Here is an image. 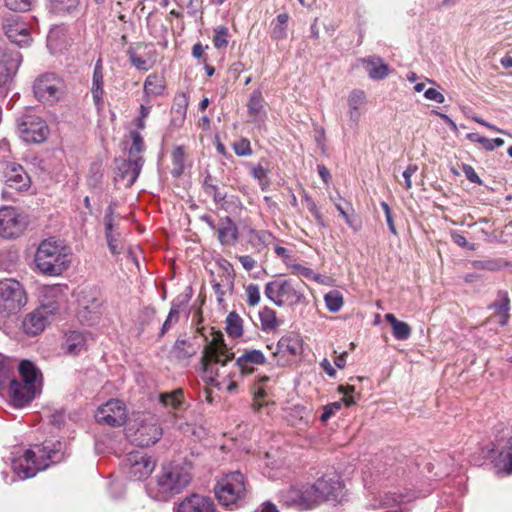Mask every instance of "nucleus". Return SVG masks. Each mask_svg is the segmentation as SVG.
<instances>
[{"label": "nucleus", "mask_w": 512, "mask_h": 512, "mask_svg": "<svg viewBox=\"0 0 512 512\" xmlns=\"http://www.w3.org/2000/svg\"><path fill=\"white\" fill-rule=\"evenodd\" d=\"M175 512H217L214 502L205 496L193 494L183 499Z\"/></svg>", "instance_id": "obj_24"}, {"label": "nucleus", "mask_w": 512, "mask_h": 512, "mask_svg": "<svg viewBox=\"0 0 512 512\" xmlns=\"http://www.w3.org/2000/svg\"><path fill=\"white\" fill-rule=\"evenodd\" d=\"M3 29L11 42L20 47L28 46L32 41L28 25L18 18L7 19L3 24Z\"/></svg>", "instance_id": "obj_20"}, {"label": "nucleus", "mask_w": 512, "mask_h": 512, "mask_svg": "<svg viewBox=\"0 0 512 512\" xmlns=\"http://www.w3.org/2000/svg\"><path fill=\"white\" fill-rule=\"evenodd\" d=\"M17 133L27 143H42L49 136L47 122L38 115H24L17 120Z\"/></svg>", "instance_id": "obj_10"}, {"label": "nucleus", "mask_w": 512, "mask_h": 512, "mask_svg": "<svg viewBox=\"0 0 512 512\" xmlns=\"http://www.w3.org/2000/svg\"><path fill=\"white\" fill-rule=\"evenodd\" d=\"M269 380V377L268 376H263L259 379V381L255 384V387H254V390H253V393H254V402H255V405L258 406V408H260L262 406V403L260 402V399H262L265 395H266V392H265V389H264V383L267 382Z\"/></svg>", "instance_id": "obj_55"}, {"label": "nucleus", "mask_w": 512, "mask_h": 512, "mask_svg": "<svg viewBox=\"0 0 512 512\" xmlns=\"http://www.w3.org/2000/svg\"><path fill=\"white\" fill-rule=\"evenodd\" d=\"M6 185L17 191H26L30 188L31 179L24 168L17 163H7L4 170Z\"/></svg>", "instance_id": "obj_21"}, {"label": "nucleus", "mask_w": 512, "mask_h": 512, "mask_svg": "<svg viewBox=\"0 0 512 512\" xmlns=\"http://www.w3.org/2000/svg\"><path fill=\"white\" fill-rule=\"evenodd\" d=\"M273 240V236L270 232L266 230H250L249 231V241L250 243L260 249L266 245H269Z\"/></svg>", "instance_id": "obj_44"}, {"label": "nucleus", "mask_w": 512, "mask_h": 512, "mask_svg": "<svg viewBox=\"0 0 512 512\" xmlns=\"http://www.w3.org/2000/svg\"><path fill=\"white\" fill-rule=\"evenodd\" d=\"M191 474L187 466L170 463L164 465L157 476L160 492L172 496L180 493L190 482Z\"/></svg>", "instance_id": "obj_7"}, {"label": "nucleus", "mask_w": 512, "mask_h": 512, "mask_svg": "<svg viewBox=\"0 0 512 512\" xmlns=\"http://www.w3.org/2000/svg\"><path fill=\"white\" fill-rule=\"evenodd\" d=\"M199 345L197 337L191 340L178 339L172 348V354L176 359L185 361L197 353Z\"/></svg>", "instance_id": "obj_33"}, {"label": "nucleus", "mask_w": 512, "mask_h": 512, "mask_svg": "<svg viewBox=\"0 0 512 512\" xmlns=\"http://www.w3.org/2000/svg\"><path fill=\"white\" fill-rule=\"evenodd\" d=\"M34 97L46 106H54L60 102L66 93L64 80L54 73H43L33 82Z\"/></svg>", "instance_id": "obj_6"}, {"label": "nucleus", "mask_w": 512, "mask_h": 512, "mask_svg": "<svg viewBox=\"0 0 512 512\" xmlns=\"http://www.w3.org/2000/svg\"><path fill=\"white\" fill-rule=\"evenodd\" d=\"M288 21L289 15L287 13H281L277 16L275 22L272 24L273 27L271 35L274 39L280 40L286 38Z\"/></svg>", "instance_id": "obj_45"}, {"label": "nucleus", "mask_w": 512, "mask_h": 512, "mask_svg": "<svg viewBox=\"0 0 512 512\" xmlns=\"http://www.w3.org/2000/svg\"><path fill=\"white\" fill-rule=\"evenodd\" d=\"M302 489L291 488L284 496V502L288 506H296L301 509Z\"/></svg>", "instance_id": "obj_52"}, {"label": "nucleus", "mask_w": 512, "mask_h": 512, "mask_svg": "<svg viewBox=\"0 0 512 512\" xmlns=\"http://www.w3.org/2000/svg\"><path fill=\"white\" fill-rule=\"evenodd\" d=\"M26 303V293L18 281H0V319L16 314Z\"/></svg>", "instance_id": "obj_9"}, {"label": "nucleus", "mask_w": 512, "mask_h": 512, "mask_svg": "<svg viewBox=\"0 0 512 512\" xmlns=\"http://www.w3.org/2000/svg\"><path fill=\"white\" fill-rule=\"evenodd\" d=\"M381 207H382V209H383V211L385 213V218H386V222H387V225L389 227V230L394 235H397V230H396V227H395V224H394V220H393V217H392V212H391V209H390L389 205L386 202H382L381 203Z\"/></svg>", "instance_id": "obj_61"}, {"label": "nucleus", "mask_w": 512, "mask_h": 512, "mask_svg": "<svg viewBox=\"0 0 512 512\" xmlns=\"http://www.w3.org/2000/svg\"><path fill=\"white\" fill-rule=\"evenodd\" d=\"M342 407L341 401H336L330 404H327L323 407V413L320 417L321 422H326L329 420L336 412H338Z\"/></svg>", "instance_id": "obj_58"}, {"label": "nucleus", "mask_w": 512, "mask_h": 512, "mask_svg": "<svg viewBox=\"0 0 512 512\" xmlns=\"http://www.w3.org/2000/svg\"><path fill=\"white\" fill-rule=\"evenodd\" d=\"M226 332L233 338H238L243 334V319L236 313L230 312L226 318Z\"/></svg>", "instance_id": "obj_41"}, {"label": "nucleus", "mask_w": 512, "mask_h": 512, "mask_svg": "<svg viewBox=\"0 0 512 512\" xmlns=\"http://www.w3.org/2000/svg\"><path fill=\"white\" fill-rule=\"evenodd\" d=\"M166 91V81L162 74H149L143 85V92L147 99L163 96Z\"/></svg>", "instance_id": "obj_30"}, {"label": "nucleus", "mask_w": 512, "mask_h": 512, "mask_svg": "<svg viewBox=\"0 0 512 512\" xmlns=\"http://www.w3.org/2000/svg\"><path fill=\"white\" fill-rule=\"evenodd\" d=\"M204 338L205 345L201 356L202 378L207 384L218 389L232 378L235 368L242 374H251L255 365H262L266 361L260 350H248L233 363L234 353L227 347L222 332L211 329L210 334Z\"/></svg>", "instance_id": "obj_1"}, {"label": "nucleus", "mask_w": 512, "mask_h": 512, "mask_svg": "<svg viewBox=\"0 0 512 512\" xmlns=\"http://www.w3.org/2000/svg\"><path fill=\"white\" fill-rule=\"evenodd\" d=\"M180 317V308L177 305H173L165 322L163 323L161 334H165L169 331L175 324L178 323Z\"/></svg>", "instance_id": "obj_51"}, {"label": "nucleus", "mask_w": 512, "mask_h": 512, "mask_svg": "<svg viewBox=\"0 0 512 512\" xmlns=\"http://www.w3.org/2000/svg\"><path fill=\"white\" fill-rule=\"evenodd\" d=\"M88 344V337L82 331H69L63 335L60 345L61 352L67 356H77L85 351Z\"/></svg>", "instance_id": "obj_22"}, {"label": "nucleus", "mask_w": 512, "mask_h": 512, "mask_svg": "<svg viewBox=\"0 0 512 512\" xmlns=\"http://www.w3.org/2000/svg\"><path fill=\"white\" fill-rule=\"evenodd\" d=\"M466 138L471 142L480 144L486 151H493L495 148L504 145V140L502 138L488 139L478 133H468Z\"/></svg>", "instance_id": "obj_42"}, {"label": "nucleus", "mask_w": 512, "mask_h": 512, "mask_svg": "<svg viewBox=\"0 0 512 512\" xmlns=\"http://www.w3.org/2000/svg\"><path fill=\"white\" fill-rule=\"evenodd\" d=\"M233 149L238 156H249L252 154L250 142L247 139H240L233 144Z\"/></svg>", "instance_id": "obj_59"}, {"label": "nucleus", "mask_w": 512, "mask_h": 512, "mask_svg": "<svg viewBox=\"0 0 512 512\" xmlns=\"http://www.w3.org/2000/svg\"><path fill=\"white\" fill-rule=\"evenodd\" d=\"M18 372L19 379L14 378L5 391L14 407L23 408L41 394L43 375L41 370L29 360L19 362Z\"/></svg>", "instance_id": "obj_3"}, {"label": "nucleus", "mask_w": 512, "mask_h": 512, "mask_svg": "<svg viewBox=\"0 0 512 512\" xmlns=\"http://www.w3.org/2000/svg\"><path fill=\"white\" fill-rule=\"evenodd\" d=\"M290 421L293 425H299L301 423L307 425L309 422V413L305 407L295 406L291 409Z\"/></svg>", "instance_id": "obj_50"}, {"label": "nucleus", "mask_w": 512, "mask_h": 512, "mask_svg": "<svg viewBox=\"0 0 512 512\" xmlns=\"http://www.w3.org/2000/svg\"><path fill=\"white\" fill-rule=\"evenodd\" d=\"M317 481H323L326 484L323 494V501L325 500H340L344 496V484L337 477H322Z\"/></svg>", "instance_id": "obj_34"}, {"label": "nucleus", "mask_w": 512, "mask_h": 512, "mask_svg": "<svg viewBox=\"0 0 512 512\" xmlns=\"http://www.w3.org/2000/svg\"><path fill=\"white\" fill-rule=\"evenodd\" d=\"M276 255L282 259V261L287 265L290 264V261L292 260L291 253L288 249L282 246H275L274 248Z\"/></svg>", "instance_id": "obj_64"}, {"label": "nucleus", "mask_w": 512, "mask_h": 512, "mask_svg": "<svg viewBox=\"0 0 512 512\" xmlns=\"http://www.w3.org/2000/svg\"><path fill=\"white\" fill-rule=\"evenodd\" d=\"M127 418V409L125 404L118 399H111L98 407L95 419L100 424L108 426H121Z\"/></svg>", "instance_id": "obj_17"}, {"label": "nucleus", "mask_w": 512, "mask_h": 512, "mask_svg": "<svg viewBox=\"0 0 512 512\" xmlns=\"http://www.w3.org/2000/svg\"><path fill=\"white\" fill-rule=\"evenodd\" d=\"M245 479L242 473L233 472L222 477L215 486V495L219 503L232 507L245 496Z\"/></svg>", "instance_id": "obj_8"}, {"label": "nucleus", "mask_w": 512, "mask_h": 512, "mask_svg": "<svg viewBox=\"0 0 512 512\" xmlns=\"http://www.w3.org/2000/svg\"><path fill=\"white\" fill-rule=\"evenodd\" d=\"M71 248L56 238L43 240L36 251L35 263L39 271L49 276H59L71 263Z\"/></svg>", "instance_id": "obj_4"}, {"label": "nucleus", "mask_w": 512, "mask_h": 512, "mask_svg": "<svg viewBox=\"0 0 512 512\" xmlns=\"http://www.w3.org/2000/svg\"><path fill=\"white\" fill-rule=\"evenodd\" d=\"M259 320L261 323V329L264 332L274 331L280 325L276 311L268 306H264L260 309Z\"/></svg>", "instance_id": "obj_37"}, {"label": "nucleus", "mask_w": 512, "mask_h": 512, "mask_svg": "<svg viewBox=\"0 0 512 512\" xmlns=\"http://www.w3.org/2000/svg\"><path fill=\"white\" fill-rule=\"evenodd\" d=\"M252 176L258 180L259 185L261 186L262 190L266 189L269 185V181L267 178V170L262 167L261 165L254 166L251 169Z\"/></svg>", "instance_id": "obj_54"}, {"label": "nucleus", "mask_w": 512, "mask_h": 512, "mask_svg": "<svg viewBox=\"0 0 512 512\" xmlns=\"http://www.w3.org/2000/svg\"><path fill=\"white\" fill-rule=\"evenodd\" d=\"M248 116L255 125L262 127L267 119L265 109V100L260 90H255L251 94L247 103Z\"/></svg>", "instance_id": "obj_26"}, {"label": "nucleus", "mask_w": 512, "mask_h": 512, "mask_svg": "<svg viewBox=\"0 0 512 512\" xmlns=\"http://www.w3.org/2000/svg\"><path fill=\"white\" fill-rule=\"evenodd\" d=\"M161 436L162 429L158 418L152 414H145L137 422L132 441L139 446H150L155 444Z\"/></svg>", "instance_id": "obj_13"}, {"label": "nucleus", "mask_w": 512, "mask_h": 512, "mask_svg": "<svg viewBox=\"0 0 512 512\" xmlns=\"http://www.w3.org/2000/svg\"><path fill=\"white\" fill-rule=\"evenodd\" d=\"M129 59L132 65L140 71H148L152 68V63L138 56L135 52L129 53Z\"/></svg>", "instance_id": "obj_57"}, {"label": "nucleus", "mask_w": 512, "mask_h": 512, "mask_svg": "<svg viewBox=\"0 0 512 512\" xmlns=\"http://www.w3.org/2000/svg\"><path fill=\"white\" fill-rule=\"evenodd\" d=\"M64 445L60 442L45 441L43 444L33 445L21 456L14 458L12 469L19 479H27L35 476L41 470L46 469L50 463H57L63 459Z\"/></svg>", "instance_id": "obj_2"}, {"label": "nucleus", "mask_w": 512, "mask_h": 512, "mask_svg": "<svg viewBox=\"0 0 512 512\" xmlns=\"http://www.w3.org/2000/svg\"><path fill=\"white\" fill-rule=\"evenodd\" d=\"M36 0H4V5L14 12H26L31 9Z\"/></svg>", "instance_id": "obj_49"}, {"label": "nucleus", "mask_w": 512, "mask_h": 512, "mask_svg": "<svg viewBox=\"0 0 512 512\" xmlns=\"http://www.w3.org/2000/svg\"><path fill=\"white\" fill-rule=\"evenodd\" d=\"M42 300L41 303L49 301L55 303L60 310V305L63 302V290L60 285L44 286L41 289Z\"/></svg>", "instance_id": "obj_39"}, {"label": "nucleus", "mask_w": 512, "mask_h": 512, "mask_svg": "<svg viewBox=\"0 0 512 512\" xmlns=\"http://www.w3.org/2000/svg\"><path fill=\"white\" fill-rule=\"evenodd\" d=\"M116 203L111 202L104 215L105 237L108 248L113 255H119L124 250L121 232L118 229L119 217L115 215Z\"/></svg>", "instance_id": "obj_16"}, {"label": "nucleus", "mask_w": 512, "mask_h": 512, "mask_svg": "<svg viewBox=\"0 0 512 512\" xmlns=\"http://www.w3.org/2000/svg\"><path fill=\"white\" fill-rule=\"evenodd\" d=\"M78 315L86 323H94L100 314L101 299L97 291L88 289L78 294Z\"/></svg>", "instance_id": "obj_18"}, {"label": "nucleus", "mask_w": 512, "mask_h": 512, "mask_svg": "<svg viewBox=\"0 0 512 512\" xmlns=\"http://www.w3.org/2000/svg\"><path fill=\"white\" fill-rule=\"evenodd\" d=\"M366 102V94L362 90H353L347 98L349 119L357 124L362 115V108Z\"/></svg>", "instance_id": "obj_32"}, {"label": "nucleus", "mask_w": 512, "mask_h": 512, "mask_svg": "<svg viewBox=\"0 0 512 512\" xmlns=\"http://www.w3.org/2000/svg\"><path fill=\"white\" fill-rule=\"evenodd\" d=\"M160 402L174 411H177L183 405V391L181 389L174 390L170 393L160 395Z\"/></svg>", "instance_id": "obj_43"}, {"label": "nucleus", "mask_w": 512, "mask_h": 512, "mask_svg": "<svg viewBox=\"0 0 512 512\" xmlns=\"http://www.w3.org/2000/svg\"><path fill=\"white\" fill-rule=\"evenodd\" d=\"M495 466L499 472L512 473V439L508 446L500 452Z\"/></svg>", "instance_id": "obj_40"}, {"label": "nucleus", "mask_w": 512, "mask_h": 512, "mask_svg": "<svg viewBox=\"0 0 512 512\" xmlns=\"http://www.w3.org/2000/svg\"><path fill=\"white\" fill-rule=\"evenodd\" d=\"M104 73L102 60L98 59L94 66L91 94L96 109L100 112L104 109Z\"/></svg>", "instance_id": "obj_27"}, {"label": "nucleus", "mask_w": 512, "mask_h": 512, "mask_svg": "<svg viewBox=\"0 0 512 512\" xmlns=\"http://www.w3.org/2000/svg\"><path fill=\"white\" fill-rule=\"evenodd\" d=\"M25 216L14 207L0 209V236L11 239L20 236L26 228Z\"/></svg>", "instance_id": "obj_14"}, {"label": "nucleus", "mask_w": 512, "mask_h": 512, "mask_svg": "<svg viewBox=\"0 0 512 512\" xmlns=\"http://www.w3.org/2000/svg\"><path fill=\"white\" fill-rule=\"evenodd\" d=\"M509 304L510 300L506 292H499L497 299L490 306V309L493 310L490 315V321L499 324L501 326L507 324L509 319Z\"/></svg>", "instance_id": "obj_29"}, {"label": "nucleus", "mask_w": 512, "mask_h": 512, "mask_svg": "<svg viewBox=\"0 0 512 512\" xmlns=\"http://www.w3.org/2000/svg\"><path fill=\"white\" fill-rule=\"evenodd\" d=\"M325 487L326 484L323 481H316L312 485L302 486L301 509H311L323 502V494L321 493H326L324 491Z\"/></svg>", "instance_id": "obj_28"}, {"label": "nucleus", "mask_w": 512, "mask_h": 512, "mask_svg": "<svg viewBox=\"0 0 512 512\" xmlns=\"http://www.w3.org/2000/svg\"><path fill=\"white\" fill-rule=\"evenodd\" d=\"M143 163V157L119 160L115 171V181L124 187L132 186L141 172Z\"/></svg>", "instance_id": "obj_19"}, {"label": "nucleus", "mask_w": 512, "mask_h": 512, "mask_svg": "<svg viewBox=\"0 0 512 512\" xmlns=\"http://www.w3.org/2000/svg\"><path fill=\"white\" fill-rule=\"evenodd\" d=\"M22 61L18 51H6L0 48V85L5 84L17 72Z\"/></svg>", "instance_id": "obj_23"}, {"label": "nucleus", "mask_w": 512, "mask_h": 512, "mask_svg": "<svg viewBox=\"0 0 512 512\" xmlns=\"http://www.w3.org/2000/svg\"><path fill=\"white\" fill-rule=\"evenodd\" d=\"M264 294L277 307H295L306 301L303 283L291 278H276L267 282Z\"/></svg>", "instance_id": "obj_5"}, {"label": "nucleus", "mask_w": 512, "mask_h": 512, "mask_svg": "<svg viewBox=\"0 0 512 512\" xmlns=\"http://www.w3.org/2000/svg\"><path fill=\"white\" fill-rule=\"evenodd\" d=\"M209 226L217 231V238L222 245L233 246L237 242L239 232L236 224L231 218H221L217 226L212 222H209Z\"/></svg>", "instance_id": "obj_25"}, {"label": "nucleus", "mask_w": 512, "mask_h": 512, "mask_svg": "<svg viewBox=\"0 0 512 512\" xmlns=\"http://www.w3.org/2000/svg\"><path fill=\"white\" fill-rule=\"evenodd\" d=\"M229 43V30L226 26L220 25L214 29L213 44L217 49H223Z\"/></svg>", "instance_id": "obj_47"}, {"label": "nucleus", "mask_w": 512, "mask_h": 512, "mask_svg": "<svg viewBox=\"0 0 512 512\" xmlns=\"http://www.w3.org/2000/svg\"><path fill=\"white\" fill-rule=\"evenodd\" d=\"M125 466L131 479L142 481L152 474L156 463L147 453L133 451L127 455Z\"/></svg>", "instance_id": "obj_15"}, {"label": "nucleus", "mask_w": 512, "mask_h": 512, "mask_svg": "<svg viewBox=\"0 0 512 512\" xmlns=\"http://www.w3.org/2000/svg\"><path fill=\"white\" fill-rule=\"evenodd\" d=\"M247 303L250 306H257L261 300L260 289L257 284H249L245 288Z\"/></svg>", "instance_id": "obj_53"}, {"label": "nucleus", "mask_w": 512, "mask_h": 512, "mask_svg": "<svg viewBox=\"0 0 512 512\" xmlns=\"http://www.w3.org/2000/svg\"><path fill=\"white\" fill-rule=\"evenodd\" d=\"M54 9L58 12H71L78 5V0H52Z\"/></svg>", "instance_id": "obj_56"}, {"label": "nucleus", "mask_w": 512, "mask_h": 512, "mask_svg": "<svg viewBox=\"0 0 512 512\" xmlns=\"http://www.w3.org/2000/svg\"><path fill=\"white\" fill-rule=\"evenodd\" d=\"M385 320L391 325L392 334L397 340L404 341L410 337L412 330L406 322L398 320L392 313H387Z\"/></svg>", "instance_id": "obj_36"}, {"label": "nucleus", "mask_w": 512, "mask_h": 512, "mask_svg": "<svg viewBox=\"0 0 512 512\" xmlns=\"http://www.w3.org/2000/svg\"><path fill=\"white\" fill-rule=\"evenodd\" d=\"M462 169H463V173L465 174L466 178L470 182L476 183V184L482 183L480 177L477 175L476 171L474 170V168L472 166L464 164Z\"/></svg>", "instance_id": "obj_62"}, {"label": "nucleus", "mask_w": 512, "mask_h": 512, "mask_svg": "<svg viewBox=\"0 0 512 512\" xmlns=\"http://www.w3.org/2000/svg\"><path fill=\"white\" fill-rule=\"evenodd\" d=\"M424 97L437 103H443L445 101L444 95L434 88L427 89L424 92Z\"/></svg>", "instance_id": "obj_63"}, {"label": "nucleus", "mask_w": 512, "mask_h": 512, "mask_svg": "<svg viewBox=\"0 0 512 512\" xmlns=\"http://www.w3.org/2000/svg\"><path fill=\"white\" fill-rule=\"evenodd\" d=\"M16 361L0 354V393L4 392L9 383L15 378Z\"/></svg>", "instance_id": "obj_35"}, {"label": "nucleus", "mask_w": 512, "mask_h": 512, "mask_svg": "<svg viewBox=\"0 0 512 512\" xmlns=\"http://www.w3.org/2000/svg\"><path fill=\"white\" fill-rule=\"evenodd\" d=\"M267 347L272 351L277 365L285 366L302 353L303 341L298 335L290 333L282 336L275 347L273 345Z\"/></svg>", "instance_id": "obj_12"}, {"label": "nucleus", "mask_w": 512, "mask_h": 512, "mask_svg": "<svg viewBox=\"0 0 512 512\" xmlns=\"http://www.w3.org/2000/svg\"><path fill=\"white\" fill-rule=\"evenodd\" d=\"M364 68L372 80H382L390 73V68L380 57L371 56L362 59Z\"/></svg>", "instance_id": "obj_31"}, {"label": "nucleus", "mask_w": 512, "mask_h": 512, "mask_svg": "<svg viewBox=\"0 0 512 512\" xmlns=\"http://www.w3.org/2000/svg\"><path fill=\"white\" fill-rule=\"evenodd\" d=\"M418 171V166L416 164H409L407 168L403 171L402 177L404 179V187L406 190H410L412 188V176L416 174Z\"/></svg>", "instance_id": "obj_60"}, {"label": "nucleus", "mask_w": 512, "mask_h": 512, "mask_svg": "<svg viewBox=\"0 0 512 512\" xmlns=\"http://www.w3.org/2000/svg\"><path fill=\"white\" fill-rule=\"evenodd\" d=\"M58 312L55 303H41L34 311L28 313L22 321V329L28 336H36L44 331L51 318Z\"/></svg>", "instance_id": "obj_11"}, {"label": "nucleus", "mask_w": 512, "mask_h": 512, "mask_svg": "<svg viewBox=\"0 0 512 512\" xmlns=\"http://www.w3.org/2000/svg\"><path fill=\"white\" fill-rule=\"evenodd\" d=\"M185 151L183 147H176L172 151V160L174 164L173 174L179 176L182 174L184 169Z\"/></svg>", "instance_id": "obj_48"}, {"label": "nucleus", "mask_w": 512, "mask_h": 512, "mask_svg": "<svg viewBox=\"0 0 512 512\" xmlns=\"http://www.w3.org/2000/svg\"><path fill=\"white\" fill-rule=\"evenodd\" d=\"M324 300H325L327 309L330 312H334V313L338 312L342 308L343 303H344L343 295L338 290H332V291L328 292L325 295Z\"/></svg>", "instance_id": "obj_46"}, {"label": "nucleus", "mask_w": 512, "mask_h": 512, "mask_svg": "<svg viewBox=\"0 0 512 512\" xmlns=\"http://www.w3.org/2000/svg\"><path fill=\"white\" fill-rule=\"evenodd\" d=\"M126 145L129 158L142 157L140 154L145 151V143L140 132L130 131Z\"/></svg>", "instance_id": "obj_38"}]
</instances>
